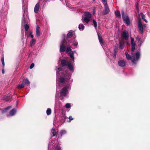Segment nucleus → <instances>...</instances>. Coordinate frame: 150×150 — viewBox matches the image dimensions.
<instances>
[{"mask_svg": "<svg viewBox=\"0 0 150 150\" xmlns=\"http://www.w3.org/2000/svg\"><path fill=\"white\" fill-rule=\"evenodd\" d=\"M125 55L126 58L128 60L131 59V62L133 64H136L137 62L138 61L140 57V54L139 51H137L134 55V53L132 52L131 54L132 55V59L131 56L128 54V53L126 52Z\"/></svg>", "mask_w": 150, "mask_h": 150, "instance_id": "obj_1", "label": "nucleus"}, {"mask_svg": "<svg viewBox=\"0 0 150 150\" xmlns=\"http://www.w3.org/2000/svg\"><path fill=\"white\" fill-rule=\"evenodd\" d=\"M68 87H64L61 90L60 92V96H66L68 92Z\"/></svg>", "mask_w": 150, "mask_h": 150, "instance_id": "obj_2", "label": "nucleus"}, {"mask_svg": "<svg viewBox=\"0 0 150 150\" xmlns=\"http://www.w3.org/2000/svg\"><path fill=\"white\" fill-rule=\"evenodd\" d=\"M122 16L123 19L127 25H129L130 24V21L128 16H127L125 15L123 12L122 13Z\"/></svg>", "mask_w": 150, "mask_h": 150, "instance_id": "obj_3", "label": "nucleus"}, {"mask_svg": "<svg viewBox=\"0 0 150 150\" xmlns=\"http://www.w3.org/2000/svg\"><path fill=\"white\" fill-rule=\"evenodd\" d=\"M85 16L84 21L86 23H87L90 21V18L91 17V15L89 12H88L85 13Z\"/></svg>", "mask_w": 150, "mask_h": 150, "instance_id": "obj_4", "label": "nucleus"}, {"mask_svg": "<svg viewBox=\"0 0 150 150\" xmlns=\"http://www.w3.org/2000/svg\"><path fill=\"white\" fill-rule=\"evenodd\" d=\"M122 36L123 38L125 40H127L129 39V33L126 30H124L122 32Z\"/></svg>", "mask_w": 150, "mask_h": 150, "instance_id": "obj_5", "label": "nucleus"}, {"mask_svg": "<svg viewBox=\"0 0 150 150\" xmlns=\"http://www.w3.org/2000/svg\"><path fill=\"white\" fill-rule=\"evenodd\" d=\"M138 27L139 30V32L141 34L143 33V25L142 24L141 20L139 19L138 22Z\"/></svg>", "mask_w": 150, "mask_h": 150, "instance_id": "obj_6", "label": "nucleus"}, {"mask_svg": "<svg viewBox=\"0 0 150 150\" xmlns=\"http://www.w3.org/2000/svg\"><path fill=\"white\" fill-rule=\"evenodd\" d=\"M134 39L132 38L131 37V50L132 52H134L135 48L136 43L134 42Z\"/></svg>", "mask_w": 150, "mask_h": 150, "instance_id": "obj_7", "label": "nucleus"}, {"mask_svg": "<svg viewBox=\"0 0 150 150\" xmlns=\"http://www.w3.org/2000/svg\"><path fill=\"white\" fill-rule=\"evenodd\" d=\"M104 9L103 11V13L104 15H106L108 14L110 11V10L109 7L107 3L104 4Z\"/></svg>", "mask_w": 150, "mask_h": 150, "instance_id": "obj_8", "label": "nucleus"}, {"mask_svg": "<svg viewBox=\"0 0 150 150\" xmlns=\"http://www.w3.org/2000/svg\"><path fill=\"white\" fill-rule=\"evenodd\" d=\"M126 62L125 60H120L118 62V64L119 66L121 67H124L125 66Z\"/></svg>", "mask_w": 150, "mask_h": 150, "instance_id": "obj_9", "label": "nucleus"}, {"mask_svg": "<svg viewBox=\"0 0 150 150\" xmlns=\"http://www.w3.org/2000/svg\"><path fill=\"white\" fill-rule=\"evenodd\" d=\"M40 4L38 2L35 5L34 7V11L35 13H37L40 8Z\"/></svg>", "mask_w": 150, "mask_h": 150, "instance_id": "obj_10", "label": "nucleus"}, {"mask_svg": "<svg viewBox=\"0 0 150 150\" xmlns=\"http://www.w3.org/2000/svg\"><path fill=\"white\" fill-rule=\"evenodd\" d=\"M98 36L100 44L101 45H103L104 44V42L102 36L98 33Z\"/></svg>", "mask_w": 150, "mask_h": 150, "instance_id": "obj_11", "label": "nucleus"}, {"mask_svg": "<svg viewBox=\"0 0 150 150\" xmlns=\"http://www.w3.org/2000/svg\"><path fill=\"white\" fill-rule=\"evenodd\" d=\"M66 50V46L63 45H60V52H64Z\"/></svg>", "mask_w": 150, "mask_h": 150, "instance_id": "obj_12", "label": "nucleus"}, {"mask_svg": "<svg viewBox=\"0 0 150 150\" xmlns=\"http://www.w3.org/2000/svg\"><path fill=\"white\" fill-rule=\"evenodd\" d=\"M119 46L120 49H123L124 47V42L122 40H119Z\"/></svg>", "mask_w": 150, "mask_h": 150, "instance_id": "obj_13", "label": "nucleus"}, {"mask_svg": "<svg viewBox=\"0 0 150 150\" xmlns=\"http://www.w3.org/2000/svg\"><path fill=\"white\" fill-rule=\"evenodd\" d=\"M61 64L62 66V67H64L66 66H67V62L65 60L62 59L61 61Z\"/></svg>", "mask_w": 150, "mask_h": 150, "instance_id": "obj_14", "label": "nucleus"}, {"mask_svg": "<svg viewBox=\"0 0 150 150\" xmlns=\"http://www.w3.org/2000/svg\"><path fill=\"white\" fill-rule=\"evenodd\" d=\"M36 35L37 36L39 37L40 35V27L37 26L36 28Z\"/></svg>", "mask_w": 150, "mask_h": 150, "instance_id": "obj_15", "label": "nucleus"}, {"mask_svg": "<svg viewBox=\"0 0 150 150\" xmlns=\"http://www.w3.org/2000/svg\"><path fill=\"white\" fill-rule=\"evenodd\" d=\"M67 66H68L69 70L71 71H72L73 70V66L71 65V62H67Z\"/></svg>", "mask_w": 150, "mask_h": 150, "instance_id": "obj_16", "label": "nucleus"}, {"mask_svg": "<svg viewBox=\"0 0 150 150\" xmlns=\"http://www.w3.org/2000/svg\"><path fill=\"white\" fill-rule=\"evenodd\" d=\"M16 112V110L15 108H13L10 112V115L11 116L13 115Z\"/></svg>", "mask_w": 150, "mask_h": 150, "instance_id": "obj_17", "label": "nucleus"}, {"mask_svg": "<svg viewBox=\"0 0 150 150\" xmlns=\"http://www.w3.org/2000/svg\"><path fill=\"white\" fill-rule=\"evenodd\" d=\"M23 83L24 85L26 84L28 85H29L30 83V82L28 79H23Z\"/></svg>", "mask_w": 150, "mask_h": 150, "instance_id": "obj_18", "label": "nucleus"}, {"mask_svg": "<svg viewBox=\"0 0 150 150\" xmlns=\"http://www.w3.org/2000/svg\"><path fill=\"white\" fill-rule=\"evenodd\" d=\"M67 79L66 77H61L59 79V82L61 83H63L64 82L66 79Z\"/></svg>", "mask_w": 150, "mask_h": 150, "instance_id": "obj_19", "label": "nucleus"}, {"mask_svg": "<svg viewBox=\"0 0 150 150\" xmlns=\"http://www.w3.org/2000/svg\"><path fill=\"white\" fill-rule=\"evenodd\" d=\"M57 132L53 128L52 130L51 135L52 137L55 136L56 135Z\"/></svg>", "mask_w": 150, "mask_h": 150, "instance_id": "obj_20", "label": "nucleus"}, {"mask_svg": "<svg viewBox=\"0 0 150 150\" xmlns=\"http://www.w3.org/2000/svg\"><path fill=\"white\" fill-rule=\"evenodd\" d=\"M11 107V106H9L6 108L2 109L1 110L2 113H4L6 112Z\"/></svg>", "mask_w": 150, "mask_h": 150, "instance_id": "obj_21", "label": "nucleus"}, {"mask_svg": "<svg viewBox=\"0 0 150 150\" xmlns=\"http://www.w3.org/2000/svg\"><path fill=\"white\" fill-rule=\"evenodd\" d=\"M70 57L72 59V61H74V53L73 51L69 52L68 53Z\"/></svg>", "mask_w": 150, "mask_h": 150, "instance_id": "obj_22", "label": "nucleus"}, {"mask_svg": "<svg viewBox=\"0 0 150 150\" xmlns=\"http://www.w3.org/2000/svg\"><path fill=\"white\" fill-rule=\"evenodd\" d=\"M36 40L34 39H32L30 42V45L31 47L33 46L35 43Z\"/></svg>", "mask_w": 150, "mask_h": 150, "instance_id": "obj_23", "label": "nucleus"}, {"mask_svg": "<svg viewBox=\"0 0 150 150\" xmlns=\"http://www.w3.org/2000/svg\"><path fill=\"white\" fill-rule=\"evenodd\" d=\"M67 42L65 38H64L62 41L61 45H63L66 46L67 45Z\"/></svg>", "mask_w": 150, "mask_h": 150, "instance_id": "obj_24", "label": "nucleus"}, {"mask_svg": "<svg viewBox=\"0 0 150 150\" xmlns=\"http://www.w3.org/2000/svg\"><path fill=\"white\" fill-rule=\"evenodd\" d=\"M115 14L116 17H121V15L120 11H117L115 12Z\"/></svg>", "mask_w": 150, "mask_h": 150, "instance_id": "obj_25", "label": "nucleus"}, {"mask_svg": "<svg viewBox=\"0 0 150 150\" xmlns=\"http://www.w3.org/2000/svg\"><path fill=\"white\" fill-rule=\"evenodd\" d=\"M140 15H141L142 19H144L146 23H147V21L145 18V16L142 13H140Z\"/></svg>", "mask_w": 150, "mask_h": 150, "instance_id": "obj_26", "label": "nucleus"}, {"mask_svg": "<svg viewBox=\"0 0 150 150\" xmlns=\"http://www.w3.org/2000/svg\"><path fill=\"white\" fill-rule=\"evenodd\" d=\"M47 114V115H50L51 113V110L50 108L47 109L46 111Z\"/></svg>", "mask_w": 150, "mask_h": 150, "instance_id": "obj_27", "label": "nucleus"}, {"mask_svg": "<svg viewBox=\"0 0 150 150\" xmlns=\"http://www.w3.org/2000/svg\"><path fill=\"white\" fill-rule=\"evenodd\" d=\"M73 35L72 33L71 32H69L67 34V37L68 38H71Z\"/></svg>", "mask_w": 150, "mask_h": 150, "instance_id": "obj_28", "label": "nucleus"}, {"mask_svg": "<svg viewBox=\"0 0 150 150\" xmlns=\"http://www.w3.org/2000/svg\"><path fill=\"white\" fill-rule=\"evenodd\" d=\"M24 27L25 31H27L29 28V26L27 24H25L24 25Z\"/></svg>", "mask_w": 150, "mask_h": 150, "instance_id": "obj_29", "label": "nucleus"}, {"mask_svg": "<svg viewBox=\"0 0 150 150\" xmlns=\"http://www.w3.org/2000/svg\"><path fill=\"white\" fill-rule=\"evenodd\" d=\"M79 30H83L84 28V27L83 24H79Z\"/></svg>", "mask_w": 150, "mask_h": 150, "instance_id": "obj_30", "label": "nucleus"}, {"mask_svg": "<svg viewBox=\"0 0 150 150\" xmlns=\"http://www.w3.org/2000/svg\"><path fill=\"white\" fill-rule=\"evenodd\" d=\"M24 84L22 83L21 84L18 85V88L21 89L23 88L24 87Z\"/></svg>", "mask_w": 150, "mask_h": 150, "instance_id": "obj_31", "label": "nucleus"}, {"mask_svg": "<svg viewBox=\"0 0 150 150\" xmlns=\"http://www.w3.org/2000/svg\"><path fill=\"white\" fill-rule=\"evenodd\" d=\"M62 69L61 67H59L57 69V74H59L60 73L59 72L60 71H62Z\"/></svg>", "mask_w": 150, "mask_h": 150, "instance_id": "obj_32", "label": "nucleus"}, {"mask_svg": "<svg viewBox=\"0 0 150 150\" xmlns=\"http://www.w3.org/2000/svg\"><path fill=\"white\" fill-rule=\"evenodd\" d=\"M66 131L65 130H62L61 131V136H62L63 135H64L66 133Z\"/></svg>", "mask_w": 150, "mask_h": 150, "instance_id": "obj_33", "label": "nucleus"}, {"mask_svg": "<svg viewBox=\"0 0 150 150\" xmlns=\"http://www.w3.org/2000/svg\"><path fill=\"white\" fill-rule=\"evenodd\" d=\"M93 22L94 25V27L96 28L97 27V23L96 22L95 20H93Z\"/></svg>", "mask_w": 150, "mask_h": 150, "instance_id": "obj_34", "label": "nucleus"}, {"mask_svg": "<svg viewBox=\"0 0 150 150\" xmlns=\"http://www.w3.org/2000/svg\"><path fill=\"white\" fill-rule=\"evenodd\" d=\"M69 51H71V48L70 47H68L67 48L66 52L67 53H68Z\"/></svg>", "mask_w": 150, "mask_h": 150, "instance_id": "obj_35", "label": "nucleus"}, {"mask_svg": "<svg viewBox=\"0 0 150 150\" xmlns=\"http://www.w3.org/2000/svg\"><path fill=\"white\" fill-rule=\"evenodd\" d=\"M117 49H118V48L117 47L115 48L114 49V54H115V55H114L115 57V56H116V54L117 53Z\"/></svg>", "mask_w": 150, "mask_h": 150, "instance_id": "obj_36", "label": "nucleus"}, {"mask_svg": "<svg viewBox=\"0 0 150 150\" xmlns=\"http://www.w3.org/2000/svg\"><path fill=\"white\" fill-rule=\"evenodd\" d=\"M66 107L67 108H69L71 107V105L69 103H67L65 105Z\"/></svg>", "mask_w": 150, "mask_h": 150, "instance_id": "obj_37", "label": "nucleus"}, {"mask_svg": "<svg viewBox=\"0 0 150 150\" xmlns=\"http://www.w3.org/2000/svg\"><path fill=\"white\" fill-rule=\"evenodd\" d=\"M55 150H61V148L60 146H57L55 147Z\"/></svg>", "mask_w": 150, "mask_h": 150, "instance_id": "obj_38", "label": "nucleus"}, {"mask_svg": "<svg viewBox=\"0 0 150 150\" xmlns=\"http://www.w3.org/2000/svg\"><path fill=\"white\" fill-rule=\"evenodd\" d=\"M34 65H35V64H34V63H32L31 64L30 66V69H32L34 67Z\"/></svg>", "mask_w": 150, "mask_h": 150, "instance_id": "obj_39", "label": "nucleus"}, {"mask_svg": "<svg viewBox=\"0 0 150 150\" xmlns=\"http://www.w3.org/2000/svg\"><path fill=\"white\" fill-rule=\"evenodd\" d=\"M69 122H70L71 121L73 120V119L72 117L71 116H70L69 117Z\"/></svg>", "mask_w": 150, "mask_h": 150, "instance_id": "obj_40", "label": "nucleus"}, {"mask_svg": "<svg viewBox=\"0 0 150 150\" xmlns=\"http://www.w3.org/2000/svg\"><path fill=\"white\" fill-rule=\"evenodd\" d=\"M78 44V43L77 42L74 41L73 43V45L75 46H76Z\"/></svg>", "mask_w": 150, "mask_h": 150, "instance_id": "obj_41", "label": "nucleus"}, {"mask_svg": "<svg viewBox=\"0 0 150 150\" xmlns=\"http://www.w3.org/2000/svg\"><path fill=\"white\" fill-rule=\"evenodd\" d=\"M62 119H63L64 120V121H63V122H65V119H66V117H64V116H63V117H62Z\"/></svg>", "mask_w": 150, "mask_h": 150, "instance_id": "obj_42", "label": "nucleus"}, {"mask_svg": "<svg viewBox=\"0 0 150 150\" xmlns=\"http://www.w3.org/2000/svg\"><path fill=\"white\" fill-rule=\"evenodd\" d=\"M136 39L138 41H139L140 40V38H139V37L137 36L136 38Z\"/></svg>", "mask_w": 150, "mask_h": 150, "instance_id": "obj_43", "label": "nucleus"}, {"mask_svg": "<svg viewBox=\"0 0 150 150\" xmlns=\"http://www.w3.org/2000/svg\"><path fill=\"white\" fill-rule=\"evenodd\" d=\"M93 14H94L96 13V9L95 8H93Z\"/></svg>", "mask_w": 150, "mask_h": 150, "instance_id": "obj_44", "label": "nucleus"}, {"mask_svg": "<svg viewBox=\"0 0 150 150\" xmlns=\"http://www.w3.org/2000/svg\"><path fill=\"white\" fill-rule=\"evenodd\" d=\"M2 64L3 65V67H4L5 65V63L4 62V61H3L2 62Z\"/></svg>", "mask_w": 150, "mask_h": 150, "instance_id": "obj_45", "label": "nucleus"}, {"mask_svg": "<svg viewBox=\"0 0 150 150\" xmlns=\"http://www.w3.org/2000/svg\"><path fill=\"white\" fill-rule=\"evenodd\" d=\"M102 2L104 3H107V0H102Z\"/></svg>", "mask_w": 150, "mask_h": 150, "instance_id": "obj_46", "label": "nucleus"}, {"mask_svg": "<svg viewBox=\"0 0 150 150\" xmlns=\"http://www.w3.org/2000/svg\"><path fill=\"white\" fill-rule=\"evenodd\" d=\"M31 35H32V32L31 31H30L29 33V35L30 36Z\"/></svg>", "mask_w": 150, "mask_h": 150, "instance_id": "obj_47", "label": "nucleus"}, {"mask_svg": "<svg viewBox=\"0 0 150 150\" xmlns=\"http://www.w3.org/2000/svg\"><path fill=\"white\" fill-rule=\"evenodd\" d=\"M31 38H32V39H33V35H31L30 36Z\"/></svg>", "mask_w": 150, "mask_h": 150, "instance_id": "obj_48", "label": "nucleus"}, {"mask_svg": "<svg viewBox=\"0 0 150 150\" xmlns=\"http://www.w3.org/2000/svg\"><path fill=\"white\" fill-rule=\"evenodd\" d=\"M1 61L2 62L3 61H4V57H2L1 58Z\"/></svg>", "mask_w": 150, "mask_h": 150, "instance_id": "obj_49", "label": "nucleus"}, {"mask_svg": "<svg viewBox=\"0 0 150 150\" xmlns=\"http://www.w3.org/2000/svg\"><path fill=\"white\" fill-rule=\"evenodd\" d=\"M2 73L3 74H4V69H3L2 71Z\"/></svg>", "mask_w": 150, "mask_h": 150, "instance_id": "obj_50", "label": "nucleus"}, {"mask_svg": "<svg viewBox=\"0 0 150 150\" xmlns=\"http://www.w3.org/2000/svg\"><path fill=\"white\" fill-rule=\"evenodd\" d=\"M93 0V1H95V0Z\"/></svg>", "mask_w": 150, "mask_h": 150, "instance_id": "obj_51", "label": "nucleus"}]
</instances>
